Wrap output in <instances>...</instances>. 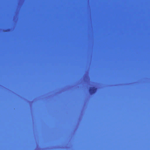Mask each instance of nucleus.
Masks as SVG:
<instances>
[{
	"instance_id": "f257e3e1",
	"label": "nucleus",
	"mask_w": 150,
	"mask_h": 150,
	"mask_svg": "<svg viewBox=\"0 0 150 150\" xmlns=\"http://www.w3.org/2000/svg\"><path fill=\"white\" fill-rule=\"evenodd\" d=\"M97 88L94 87H90L89 91L90 93L91 94H92L96 92V91Z\"/></svg>"
}]
</instances>
